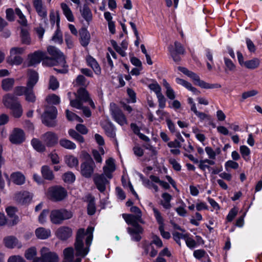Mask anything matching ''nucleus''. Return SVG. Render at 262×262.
Listing matches in <instances>:
<instances>
[{
	"mask_svg": "<svg viewBox=\"0 0 262 262\" xmlns=\"http://www.w3.org/2000/svg\"><path fill=\"white\" fill-rule=\"evenodd\" d=\"M71 93H68V96L70 99L71 106L77 109L82 110L83 114L86 117H89L91 115V112L88 108L83 106V103L88 102L93 108L95 107V106L90 97L88 92L84 89L81 88L79 89L77 93L74 94L76 97L75 99L71 98Z\"/></svg>",
	"mask_w": 262,
	"mask_h": 262,
	"instance_id": "nucleus-1",
	"label": "nucleus"
},
{
	"mask_svg": "<svg viewBox=\"0 0 262 262\" xmlns=\"http://www.w3.org/2000/svg\"><path fill=\"white\" fill-rule=\"evenodd\" d=\"M122 217L128 225L132 226V227L127 228L128 233L132 236V239L137 242L140 241L141 237L140 234L143 232V229L138 223H144L142 217L139 215L132 214H123Z\"/></svg>",
	"mask_w": 262,
	"mask_h": 262,
	"instance_id": "nucleus-2",
	"label": "nucleus"
},
{
	"mask_svg": "<svg viewBox=\"0 0 262 262\" xmlns=\"http://www.w3.org/2000/svg\"><path fill=\"white\" fill-rule=\"evenodd\" d=\"M178 70L183 73L190 77L194 82V83L201 88L206 89H217L221 88V85L218 83L211 84L203 80H201L199 76L195 73L189 71L185 68L179 67Z\"/></svg>",
	"mask_w": 262,
	"mask_h": 262,
	"instance_id": "nucleus-3",
	"label": "nucleus"
},
{
	"mask_svg": "<svg viewBox=\"0 0 262 262\" xmlns=\"http://www.w3.org/2000/svg\"><path fill=\"white\" fill-rule=\"evenodd\" d=\"M73 216V212L66 209H55L51 212L50 218L54 224H61L63 221Z\"/></svg>",
	"mask_w": 262,
	"mask_h": 262,
	"instance_id": "nucleus-4",
	"label": "nucleus"
},
{
	"mask_svg": "<svg viewBox=\"0 0 262 262\" xmlns=\"http://www.w3.org/2000/svg\"><path fill=\"white\" fill-rule=\"evenodd\" d=\"M46 195L49 199L53 201H61L67 196V191L61 186H55L48 189Z\"/></svg>",
	"mask_w": 262,
	"mask_h": 262,
	"instance_id": "nucleus-5",
	"label": "nucleus"
},
{
	"mask_svg": "<svg viewBox=\"0 0 262 262\" xmlns=\"http://www.w3.org/2000/svg\"><path fill=\"white\" fill-rule=\"evenodd\" d=\"M57 114V111L55 106H47L42 116L43 123L49 126H54L55 124V119Z\"/></svg>",
	"mask_w": 262,
	"mask_h": 262,
	"instance_id": "nucleus-6",
	"label": "nucleus"
},
{
	"mask_svg": "<svg viewBox=\"0 0 262 262\" xmlns=\"http://www.w3.org/2000/svg\"><path fill=\"white\" fill-rule=\"evenodd\" d=\"M41 256L39 258L41 262H58V256L47 247H42L40 250Z\"/></svg>",
	"mask_w": 262,
	"mask_h": 262,
	"instance_id": "nucleus-7",
	"label": "nucleus"
},
{
	"mask_svg": "<svg viewBox=\"0 0 262 262\" xmlns=\"http://www.w3.org/2000/svg\"><path fill=\"white\" fill-rule=\"evenodd\" d=\"M148 88L156 94L159 102V107L161 108H164L165 106L166 99L164 95L161 93V89L159 84L157 82H154L149 84Z\"/></svg>",
	"mask_w": 262,
	"mask_h": 262,
	"instance_id": "nucleus-8",
	"label": "nucleus"
},
{
	"mask_svg": "<svg viewBox=\"0 0 262 262\" xmlns=\"http://www.w3.org/2000/svg\"><path fill=\"white\" fill-rule=\"evenodd\" d=\"M95 163L91 157L81 165V173L82 176L86 178H89L91 176L94 171Z\"/></svg>",
	"mask_w": 262,
	"mask_h": 262,
	"instance_id": "nucleus-9",
	"label": "nucleus"
},
{
	"mask_svg": "<svg viewBox=\"0 0 262 262\" xmlns=\"http://www.w3.org/2000/svg\"><path fill=\"white\" fill-rule=\"evenodd\" d=\"M3 242L5 247L9 249H20L23 246L21 243L15 236L12 235L4 237Z\"/></svg>",
	"mask_w": 262,
	"mask_h": 262,
	"instance_id": "nucleus-10",
	"label": "nucleus"
},
{
	"mask_svg": "<svg viewBox=\"0 0 262 262\" xmlns=\"http://www.w3.org/2000/svg\"><path fill=\"white\" fill-rule=\"evenodd\" d=\"M47 50L48 53L53 57L58 63L62 66H64V57L63 54L58 49L53 46H49Z\"/></svg>",
	"mask_w": 262,
	"mask_h": 262,
	"instance_id": "nucleus-11",
	"label": "nucleus"
},
{
	"mask_svg": "<svg viewBox=\"0 0 262 262\" xmlns=\"http://www.w3.org/2000/svg\"><path fill=\"white\" fill-rule=\"evenodd\" d=\"M104 173L97 174L94 178V182L97 188L101 192H104L106 189V185L108 181L105 178Z\"/></svg>",
	"mask_w": 262,
	"mask_h": 262,
	"instance_id": "nucleus-12",
	"label": "nucleus"
},
{
	"mask_svg": "<svg viewBox=\"0 0 262 262\" xmlns=\"http://www.w3.org/2000/svg\"><path fill=\"white\" fill-rule=\"evenodd\" d=\"M46 58V53L41 51H36L32 54L29 55V65L34 66L38 64L41 60Z\"/></svg>",
	"mask_w": 262,
	"mask_h": 262,
	"instance_id": "nucleus-13",
	"label": "nucleus"
},
{
	"mask_svg": "<svg viewBox=\"0 0 262 262\" xmlns=\"http://www.w3.org/2000/svg\"><path fill=\"white\" fill-rule=\"evenodd\" d=\"M112 115L115 121L120 125L123 126L127 124L126 117L120 110L115 109L112 110Z\"/></svg>",
	"mask_w": 262,
	"mask_h": 262,
	"instance_id": "nucleus-14",
	"label": "nucleus"
},
{
	"mask_svg": "<svg viewBox=\"0 0 262 262\" xmlns=\"http://www.w3.org/2000/svg\"><path fill=\"white\" fill-rule=\"evenodd\" d=\"M14 199L19 204H26L31 201L32 195L27 191L19 192L15 194Z\"/></svg>",
	"mask_w": 262,
	"mask_h": 262,
	"instance_id": "nucleus-15",
	"label": "nucleus"
},
{
	"mask_svg": "<svg viewBox=\"0 0 262 262\" xmlns=\"http://www.w3.org/2000/svg\"><path fill=\"white\" fill-rule=\"evenodd\" d=\"M33 6L38 15L42 18H46L47 11L45 7L43 6L42 0H32Z\"/></svg>",
	"mask_w": 262,
	"mask_h": 262,
	"instance_id": "nucleus-16",
	"label": "nucleus"
},
{
	"mask_svg": "<svg viewBox=\"0 0 262 262\" xmlns=\"http://www.w3.org/2000/svg\"><path fill=\"white\" fill-rule=\"evenodd\" d=\"M114 160L112 158H109L106 161V165L103 167V172L105 176L108 178H112V172L115 170Z\"/></svg>",
	"mask_w": 262,
	"mask_h": 262,
	"instance_id": "nucleus-17",
	"label": "nucleus"
},
{
	"mask_svg": "<svg viewBox=\"0 0 262 262\" xmlns=\"http://www.w3.org/2000/svg\"><path fill=\"white\" fill-rule=\"evenodd\" d=\"M72 229L66 226L60 227L56 231L57 237L61 240H66L72 235Z\"/></svg>",
	"mask_w": 262,
	"mask_h": 262,
	"instance_id": "nucleus-18",
	"label": "nucleus"
},
{
	"mask_svg": "<svg viewBox=\"0 0 262 262\" xmlns=\"http://www.w3.org/2000/svg\"><path fill=\"white\" fill-rule=\"evenodd\" d=\"M43 140L47 146H52L57 143L58 138L53 132H47L43 135Z\"/></svg>",
	"mask_w": 262,
	"mask_h": 262,
	"instance_id": "nucleus-19",
	"label": "nucleus"
},
{
	"mask_svg": "<svg viewBox=\"0 0 262 262\" xmlns=\"http://www.w3.org/2000/svg\"><path fill=\"white\" fill-rule=\"evenodd\" d=\"M9 109L10 110L11 115L15 118H19L23 115V107L19 101L18 102H15Z\"/></svg>",
	"mask_w": 262,
	"mask_h": 262,
	"instance_id": "nucleus-20",
	"label": "nucleus"
},
{
	"mask_svg": "<svg viewBox=\"0 0 262 262\" xmlns=\"http://www.w3.org/2000/svg\"><path fill=\"white\" fill-rule=\"evenodd\" d=\"M25 139L23 132H13L9 137L10 142L13 144H20Z\"/></svg>",
	"mask_w": 262,
	"mask_h": 262,
	"instance_id": "nucleus-21",
	"label": "nucleus"
},
{
	"mask_svg": "<svg viewBox=\"0 0 262 262\" xmlns=\"http://www.w3.org/2000/svg\"><path fill=\"white\" fill-rule=\"evenodd\" d=\"M38 80V74L35 71H29L28 73V79L27 83L28 88L33 89Z\"/></svg>",
	"mask_w": 262,
	"mask_h": 262,
	"instance_id": "nucleus-22",
	"label": "nucleus"
},
{
	"mask_svg": "<svg viewBox=\"0 0 262 262\" xmlns=\"http://www.w3.org/2000/svg\"><path fill=\"white\" fill-rule=\"evenodd\" d=\"M10 180L16 185H22L25 182V176L20 172H15L10 176Z\"/></svg>",
	"mask_w": 262,
	"mask_h": 262,
	"instance_id": "nucleus-23",
	"label": "nucleus"
},
{
	"mask_svg": "<svg viewBox=\"0 0 262 262\" xmlns=\"http://www.w3.org/2000/svg\"><path fill=\"white\" fill-rule=\"evenodd\" d=\"M60 7L64 15L68 20L70 22L74 21V17L71 9L68 5L64 3H62L60 4Z\"/></svg>",
	"mask_w": 262,
	"mask_h": 262,
	"instance_id": "nucleus-24",
	"label": "nucleus"
},
{
	"mask_svg": "<svg viewBox=\"0 0 262 262\" xmlns=\"http://www.w3.org/2000/svg\"><path fill=\"white\" fill-rule=\"evenodd\" d=\"M17 99L12 94H7L4 96L3 103L5 106L9 108L15 102H18Z\"/></svg>",
	"mask_w": 262,
	"mask_h": 262,
	"instance_id": "nucleus-25",
	"label": "nucleus"
},
{
	"mask_svg": "<svg viewBox=\"0 0 262 262\" xmlns=\"http://www.w3.org/2000/svg\"><path fill=\"white\" fill-rule=\"evenodd\" d=\"M176 81L178 84L183 86L189 91H191L193 93L195 94H200V92L197 90L196 88L193 87L190 83L179 78H177Z\"/></svg>",
	"mask_w": 262,
	"mask_h": 262,
	"instance_id": "nucleus-26",
	"label": "nucleus"
},
{
	"mask_svg": "<svg viewBox=\"0 0 262 262\" xmlns=\"http://www.w3.org/2000/svg\"><path fill=\"white\" fill-rule=\"evenodd\" d=\"M157 114L162 119L165 118L167 120V124L170 131H172L174 129V124L169 119V114L167 113L162 110H158L157 111Z\"/></svg>",
	"mask_w": 262,
	"mask_h": 262,
	"instance_id": "nucleus-27",
	"label": "nucleus"
},
{
	"mask_svg": "<svg viewBox=\"0 0 262 262\" xmlns=\"http://www.w3.org/2000/svg\"><path fill=\"white\" fill-rule=\"evenodd\" d=\"M86 60L88 63V64L91 67V68L93 69L94 72L96 74H99L101 73L100 68L96 60L93 58L91 56H88L86 58Z\"/></svg>",
	"mask_w": 262,
	"mask_h": 262,
	"instance_id": "nucleus-28",
	"label": "nucleus"
},
{
	"mask_svg": "<svg viewBox=\"0 0 262 262\" xmlns=\"http://www.w3.org/2000/svg\"><path fill=\"white\" fill-rule=\"evenodd\" d=\"M41 172L42 177L46 180L51 181L54 178L52 170L47 165L42 166Z\"/></svg>",
	"mask_w": 262,
	"mask_h": 262,
	"instance_id": "nucleus-29",
	"label": "nucleus"
},
{
	"mask_svg": "<svg viewBox=\"0 0 262 262\" xmlns=\"http://www.w3.org/2000/svg\"><path fill=\"white\" fill-rule=\"evenodd\" d=\"M80 43L83 47L88 45L90 39V34L86 29H82L80 31Z\"/></svg>",
	"mask_w": 262,
	"mask_h": 262,
	"instance_id": "nucleus-30",
	"label": "nucleus"
},
{
	"mask_svg": "<svg viewBox=\"0 0 262 262\" xmlns=\"http://www.w3.org/2000/svg\"><path fill=\"white\" fill-rule=\"evenodd\" d=\"M155 217L157 220V222L159 224V229L160 232V233L163 232L164 231V220L162 217L161 213L159 212V211L156 208H153L152 209Z\"/></svg>",
	"mask_w": 262,
	"mask_h": 262,
	"instance_id": "nucleus-31",
	"label": "nucleus"
},
{
	"mask_svg": "<svg viewBox=\"0 0 262 262\" xmlns=\"http://www.w3.org/2000/svg\"><path fill=\"white\" fill-rule=\"evenodd\" d=\"M35 234L38 238L44 239L50 236L51 231L44 228H38L36 230Z\"/></svg>",
	"mask_w": 262,
	"mask_h": 262,
	"instance_id": "nucleus-32",
	"label": "nucleus"
},
{
	"mask_svg": "<svg viewBox=\"0 0 262 262\" xmlns=\"http://www.w3.org/2000/svg\"><path fill=\"white\" fill-rule=\"evenodd\" d=\"M224 61L225 66V71L226 73L234 72L236 71V66L231 59L224 57Z\"/></svg>",
	"mask_w": 262,
	"mask_h": 262,
	"instance_id": "nucleus-33",
	"label": "nucleus"
},
{
	"mask_svg": "<svg viewBox=\"0 0 262 262\" xmlns=\"http://www.w3.org/2000/svg\"><path fill=\"white\" fill-rule=\"evenodd\" d=\"M162 197L163 200L161 201V205L163 207L166 209L171 208V204L170 203V201L172 199V196L169 193L165 192L162 194Z\"/></svg>",
	"mask_w": 262,
	"mask_h": 262,
	"instance_id": "nucleus-34",
	"label": "nucleus"
},
{
	"mask_svg": "<svg viewBox=\"0 0 262 262\" xmlns=\"http://www.w3.org/2000/svg\"><path fill=\"white\" fill-rule=\"evenodd\" d=\"M64 256L63 262H79V260L77 259L73 260L72 256V250L69 248H66L63 251Z\"/></svg>",
	"mask_w": 262,
	"mask_h": 262,
	"instance_id": "nucleus-35",
	"label": "nucleus"
},
{
	"mask_svg": "<svg viewBox=\"0 0 262 262\" xmlns=\"http://www.w3.org/2000/svg\"><path fill=\"white\" fill-rule=\"evenodd\" d=\"M88 213L89 215H93L96 212V207L94 197L89 195L88 196Z\"/></svg>",
	"mask_w": 262,
	"mask_h": 262,
	"instance_id": "nucleus-36",
	"label": "nucleus"
},
{
	"mask_svg": "<svg viewBox=\"0 0 262 262\" xmlns=\"http://www.w3.org/2000/svg\"><path fill=\"white\" fill-rule=\"evenodd\" d=\"M163 84L166 90V94L167 97L170 99L173 100L176 97L175 93L173 90L165 80H163Z\"/></svg>",
	"mask_w": 262,
	"mask_h": 262,
	"instance_id": "nucleus-37",
	"label": "nucleus"
},
{
	"mask_svg": "<svg viewBox=\"0 0 262 262\" xmlns=\"http://www.w3.org/2000/svg\"><path fill=\"white\" fill-rule=\"evenodd\" d=\"M177 139L173 141H171L168 143V146L170 148H177L181 146V142H184V139L179 133L176 134Z\"/></svg>",
	"mask_w": 262,
	"mask_h": 262,
	"instance_id": "nucleus-38",
	"label": "nucleus"
},
{
	"mask_svg": "<svg viewBox=\"0 0 262 262\" xmlns=\"http://www.w3.org/2000/svg\"><path fill=\"white\" fill-rule=\"evenodd\" d=\"M46 101L48 105H56L60 103V99L58 96L52 94L47 97Z\"/></svg>",
	"mask_w": 262,
	"mask_h": 262,
	"instance_id": "nucleus-39",
	"label": "nucleus"
},
{
	"mask_svg": "<svg viewBox=\"0 0 262 262\" xmlns=\"http://www.w3.org/2000/svg\"><path fill=\"white\" fill-rule=\"evenodd\" d=\"M259 60L257 58H254L245 61L244 66L249 69H255L259 65Z\"/></svg>",
	"mask_w": 262,
	"mask_h": 262,
	"instance_id": "nucleus-40",
	"label": "nucleus"
},
{
	"mask_svg": "<svg viewBox=\"0 0 262 262\" xmlns=\"http://www.w3.org/2000/svg\"><path fill=\"white\" fill-rule=\"evenodd\" d=\"M14 82V80L12 78H6L2 80V87L4 91H8L11 90Z\"/></svg>",
	"mask_w": 262,
	"mask_h": 262,
	"instance_id": "nucleus-41",
	"label": "nucleus"
},
{
	"mask_svg": "<svg viewBox=\"0 0 262 262\" xmlns=\"http://www.w3.org/2000/svg\"><path fill=\"white\" fill-rule=\"evenodd\" d=\"M50 20L52 25L56 24L57 27L59 28V16L57 12L52 10L50 13Z\"/></svg>",
	"mask_w": 262,
	"mask_h": 262,
	"instance_id": "nucleus-42",
	"label": "nucleus"
},
{
	"mask_svg": "<svg viewBox=\"0 0 262 262\" xmlns=\"http://www.w3.org/2000/svg\"><path fill=\"white\" fill-rule=\"evenodd\" d=\"M65 162L70 167L77 166L78 164V159L76 157L71 155L66 156Z\"/></svg>",
	"mask_w": 262,
	"mask_h": 262,
	"instance_id": "nucleus-43",
	"label": "nucleus"
},
{
	"mask_svg": "<svg viewBox=\"0 0 262 262\" xmlns=\"http://www.w3.org/2000/svg\"><path fill=\"white\" fill-rule=\"evenodd\" d=\"M31 144L33 148L38 152H43L46 149L45 145L36 139H33L31 141Z\"/></svg>",
	"mask_w": 262,
	"mask_h": 262,
	"instance_id": "nucleus-44",
	"label": "nucleus"
},
{
	"mask_svg": "<svg viewBox=\"0 0 262 262\" xmlns=\"http://www.w3.org/2000/svg\"><path fill=\"white\" fill-rule=\"evenodd\" d=\"M99 151L96 149H93L92 151V154L94 159L97 162L101 163L102 158L101 155H103L105 153L104 149L102 147H100L99 148Z\"/></svg>",
	"mask_w": 262,
	"mask_h": 262,
	"instance_id": "nucleus-45",
	"label": "nucleus"
},
{
	"mask_svg": "<svg viewBox=\"0 0 262 262\" xmlns=\"http://www.w3.org/2000/svg\"><path fill=\"white\" fill-rule=\"evenodd\" d=\"M21 40L23 43L29 45L31 43V38L27 30L22 29L20 34Z\"/></svg>",
	"mask_w": 262,
	"mask_h": 262,
	"instance_id": "nucleus-46",
	"label": "nucleus"
},
{
	"mask_svg": "<svg viewBox=\"0 0 262 262\" xmlns=\"http://www.w3.org/2000/svg\"><path fill=\"white\" fill-rule=\"evenodd\" d=\"M52 40L56 43L61 44L62 43V35L59 28L57 27V30L52 37Z\"/></svg>",
	"mask_w": 262,
	"mask_h": 262,
	"instance_id": "nucleus-47",
	"label": "nucleus"
},
{
	"mask_svg": "<svg viewBox=\"0 0 262 262\" xmlns=\"http://www.w3.org/2000/svg\"><path fill=\"white\" fill-rule=\"evenodd\" d=\"M37 254L36 249L31 247L27 249L25 253V256L28 260H32Z\"/></svg>",
	"mask_w": 262,
	"mask_h": 262,
	"instance_id": "nucleus-48",
	"label": "nucleus"
},
{
	"mask_svg": "<svg viewBox=\"0 0 262 262\" xmlns=\"http://www.w3.org/2000/svg\"><path fill=\"white\" fill-rule=\"evenodd\" d=\"M59 143L61 146L67 149H73L76 148L75 143L67 139L61 140Z\"/></svg>",
	"mask_w": 262,
	"mask_h": 262,
	"instance_id": "nucleus-49",
	"label": "nucleus"
},
{
	"mask_svg": "<svg viewBox=\"0 0 262 262\" xmlns=\"http://www.w3.org/2000/svg\"><path fill=\"white\" fill-rule=\"evenodd\" d=\"M191 110L195 114V115L201 120H204L205 119H209V116L206 114L198 111L196 106L194 105L191 108Z\"/></svg>",
	"mask_w": 262,
	"mask_h": 262,
	"instance_id": "nucleus-50",
	"label": "nucleus"
},
{
	"mask_svg": "<svg viewBox=\"0 0 262 262\" xmlns=\"http://www.w3.org/2000/svg\"><path fill=\"white\" fill-rule=\"evenodd\" d=\"M258 93V91L255 90H251L248 91L244 92L242 94L241 101H243L244 100L253 97L256 95Z\"/></svg>",
	"mask_w": 262,
	"mask_h": 262,
	"instance_id": "nucleus-51",
	"label": "nucleus"
},
{
	"mask_svg": "<svg viewBox=\"0 0 262 262\" xmlns=\"http://www.w3.org/2000/svg\"><path fill=\"white\" fill-rule=\"evenodd\" d=\"M81 13L82 16L86 20L89 21L91 19L92 13L88 7H83V9L81 10Z\"/></svg>",
	"mask_w": 262,
	"mask_h": 262,
	"instance_id": "nucleus-52",
	"label": "nucleus"
},
{
	"mask_svg": "<svg viewBox=\"0 0 262 262\" xmlns=\"http://www.w3.org/2000/svg\"><path fill=\"white\" fill-rule=\"evenodd\" d=\"M15 13L19 17V20H18L19 23L23 26L27 25V19L21 10L19 8H16L15 9Z\"/></svg>",
	"mask_w": 262,
	"mask_h": 262,
	"instance_id": "nucleus-53",
	"label": "nucleus"
},
{
	"mask_svg": "<svg viewBox=\"0 0 262 262\" xmlns=\"http://www.w3.org/2000/svg\"><path fill=\"white\" fill-rule=\"evenodd\" d=\"M25 48L23 47H14L10 50V57H12L13 56H19L20 54H22L25 51Z\"/></svg>",
	"mask_w": 262,
	"mask_h": 262,
	"instance_id": "nucleus-54",
	"label": "nucleus"
},
{
	"mask_svg": "<svg viewBox=\"0 0 262 262\" xmlns=\"http://www.w3.org/2000/svg\"><path fill=\"white\" fill-rule=\"evenodd\" d=\"M66 116L68 120L71 121H77L78 122H82V120L81 118L78 116L77 115L73 112L69 111V110L66 111Z\"/></svg>",
	"mask_w": 262,
	"mask_h": 262,
	"instance_id": "nucleus-55",
	"label": "nucleus"
},
{
	"mask_svg": "<svg viewBox=\"0 0 262 262\" xmlns=\"http://www.w3.org/2000/svg\"><path fill=\"white\" fill-rule=\"evenodd\" d=\"M26 99L28 101L34 102L35 100V96L33 92L32 89L28 88L25 93Z\"/></svg>",
	"mask_w": 262,
	"mask_h": 262,
	"instance_id": "nucleus-56",
	"label": "nucleus"
},
{
	"mask_svg": "<svg viewBox=\"0 0 262 262\" xmlns=\"http://www.w3.org/2000/svg\"><path fill=\"white\" fill-rule=\"evenodd\" d=\"M70 136L79 143H83L84 139L79 132H69Z\"/></svg>",
	"mask_w": 262,
	"mask_h": 262,
	"instance_id": "nucleus-57",
	"label": "nucleus"
},
{
	"mask_svg": "<svg viewBox=\"0 0 262 262\" xmlns=\"http://www.w3.org/2000/svg\"><path fill=\"white\" fill-rule=\"evenodd\" d=\"M187 234H182L178 232H174L173 233V238L174 240L176 242V243L179 245V246H181V242L180 239H185V238L186 237Z\"/></svg>",
	"mask_w": 262,
	"mask_h": 262,
	"instance_id": "nucleus-58",
	"label": "nucleus"
},
{
	"mask_svg": "<svg viewBox=\"0 0 262 262\" xmlns=\"http://www.w3.org/2000/svg\"><path fill=\"white\" fill-rule=\"evenodd\" d=\"M75 179V176L71 172L65 173L63 176V180L66 182L72 183L74 181Z\"/></svg>",
	"mask_w": 262,
	"mask_h": 262,
	"instance_id": "nucleus-59",
	"label": "nucleus"
},
{
	"mask_svg": "<svg viewBox=\"0 0 262 262\" xmlns=\"http://www.w3.org/2000/svg\"><path fill=\"white\" fill-rule=\"evenodd\" d=\"M130 128L133 131H140L145 129V127L141 122H137L130 124Z\"/></svg>",
	"mask_w": 262,
	"mask_h": 262,
	"instance_id": "nucleus-60",
	"label": "nucleus"
},
{
	"mask_svg": "<svg viewBox=\"0 0 262 262\" xmlns=\"http://www.w3.org/2000/svg\"><path fill=\"white\" fill-rule=\"evenodd\" d=\"M174 48L175 49H173V47L171 46L169 47L170 48H171L176 53H178L179 54H183L184 52V49L181 44L177 41H176L174 42Z\"/></svg>",
	"mask_w": 262,
	"mask_h": 262,
	"instance_id": "nucleus-61",
	"label": "nucleus"
},
{
	"mask_svg": "<svg viewBox=\"0 0 262 262\" xmlns=\"http://www.w3.org/2000/svg\"><path fill=\"white\" fill-rule=\"evenodd\" d=\"M186 244L188 247L190 249L194 248L196 245L195 241L192 238L188 236V234H186V237L185 238Z\"/></svg>",
	"mask_w": 262,
	"mask_h": 262,
	"instance_id": "nucleus-62",
	"label": "nucleus"
},
{
	"mask_svg": "<svg viewBox=\"0 0 262 262\" xmlns=\"http://www.w3.org/2000/svg\"><path fill=\"white\" fill-rule=\"evenodd\" d=\"M50 88L53 90H56L59 87V82L53 76H51L49 82Z\"/></svg>",
	"mask_w": 262,
	"mask_h": 262,
	"instance_id": "nucleus-63",
	"label": "nucleus"
},
{
	"mask_svg": "<svg viewBox=\"0 0 262 262\" xmlns=\"http://www.w3.org/2000/svg\"><path fill=\"white\" fill-rule=\"evenodd\" d=\"M8 262H26V261L20 255H12L8 258Z\"/></svg>",
	"mask_w": 262,
	"mask_h": 262,
	"instance_id": "nucleus-64",
	"label": "nucleus"
}]
</instances>
